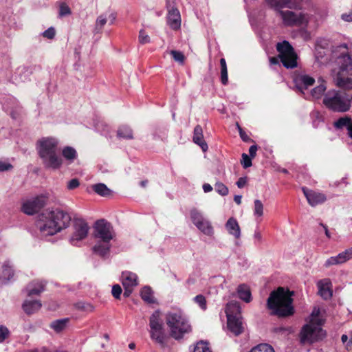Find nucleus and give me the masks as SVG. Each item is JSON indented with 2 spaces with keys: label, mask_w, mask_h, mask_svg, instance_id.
Wrapping results in <instances>:
<instances>
[{
  "label": "nucleus",
  "mask_w": 352,
  "mask_h": 352,
  "mask_svg": "<svg viewBox=\"0 0 352 352\" xmlns=\"http://www.w3.org/2000/svg\"><path fill=\"white\" fill-rule=\"evenodd\" d=\"M139 41L142 44L148 43L150 42V37L144 30H140L139 33Z\"/></svg>",
  "instance_id": "nucleus-50"
},
{
  "label": "nucleus",
  "mask_w": 352,
  "mask_h": 352,
  "mask_svg": "<svg viewBox=\"0 0 352 352\" xmlns=\"http://www.w3.org/2000/svg\"><path fill=\"white\" fill-rule=\"evenodd\" d=\"M324 322L323 316L318 307H314L307 323L305 324L300 333V341L303 344H311L322 340L326 335L322 329Z\"/></svg>",
  "instance_id": "nucleus-5"
},
{
  "label": "nucleus",
  "mask_w": 352,
  "mask_h": 352,
  "mask_svg": "<svg viewBox=\"0 0 352 352\" xmlns=\"http://www.w3.org/2000/svg\"><path fill=\"white\" fill-rule=\"evenodd\" d=\"M241 307L239 303L236 301L232 300L229 302L226 308V314L227 318L228 317L235 318V317H241Z\"/></svg>",
  "instance_id": "nucleus-26"
},
{
  "label": "nucleus",
  "mask_w": 352,
  "mask_h": 352,
  "mask_svg": "<svg viewBox=\"0 0 352 352\" xmlns=\"http://www.w3.org/2000/svg\"><path fill=\"white\" fill-rule=\"evenodd\" d=\"M352 259V247L340 252L337 256L329 258L324 263L325 267H329L331 265H341Z\"/></svg>",
  "instance_id": "nucleus-14"
},
{
  "label": "nucleus",
  "mask_w": 352,
  "mask_h": 352,
  "mask_svg": "<svg viewBox=\"0 0 352 352\" xmlns=\"http://www.w3.org/2000/svg\"><path fill=\"white\" fill-rule=\"evenodd\" d=\"M140 295L142 300L148 303H154L155 301L153 291L150 287H144L141 290Z\"/></svg>",
  "instance_id": "nucleus-33"
},
{
  "label": "nucleus",
  "mask_w": 352,
  "mask_h": 352,
  "mask_svg": "<svg viewBox=\"0 0 352 352\" xmlns=\"http://www.w3.org/2000/svg\"><path fill=\"white\" fill-rule=\"evenodd\" d=\"M41 307V303L39 300H25L23 304V309L28 315L38 311Z\"/></svg>",
  "instance_id": "nucleus-27"
},
{
  "label": "nucleus",
  "mask_w": 352,
  "mask_h": 352,
  "mask_svg": "<svg viewBox=\"0 0 352 352\" xmlns=\"http://www.w3.org/2000/svg\"><path fill=\"white\" fill-rule=\"evenodd\" d=\"M247 183V177H240L236 182V186L239 188H243Z\"/></svg>",
  "instance_id": "nucleus-56"
},
{
  "label": "nucleus",
  "mask_w": 352,
  "mask_h": 352,
  "mask_svg": "<svg viewBox=\"0 0 352 352\" xmlns=\"http://www.w3.org/2000/svg\"><path fill=\"white\" fill-rule=\"evenodd\" d=\"M320 226L323 228V230L324 231V234L327 236V237L329 238V239L331 238V234L329 232L327 226L326 225L322 223H320Z\"/></svg>",
  "instance_id": "nucleus-62"
},
{
  "label": "nucleus",
  "mask_w": 352,
  "mask_h": 352,
  "mask_svg": "<svg viewBox=\"0 0 352 352\" xmlns=\"http://www.w3.org/2000/svg\"><path fill=\"white\" fill-rule=\"evenodd\" d=\"M89 227L87 223L82 219H75L72 225V233L69 241L76 245L78 243L87 236Z\"/></svg>",
  "instance_id": "nucleus-11"
},
{
  "label": "nucleus",
  "mask_w": 352,
  "mask_h": 352,
  "mask_svg": "<svg viewBox=\"0 0 352 352\" xmlns=\"http://www.w3.org/2000/svg\"><path fill=\"white\" fill-rule=\"evenodd\" d=\"M121 281L123 287H135L138 285V276L131 272L125 271L122 273Z\"/></svg>",
  "instance_id": "nucleus-21"
},
{
  "label": "nucleus",
  "mask_w": 352,
  "mask_h": 352,
  "mask_svg": "<svg viewBox=\"0 0 352 352\" xmlns=\"http://www.w3.org/2000/svg\"><path fill=\"white\" fill-rule=\"evenodd\" d=\"M94 234L98 241L94 251L102 256L107 255L111 247L110 241L115 236L112 226L104 219L98 220L94 226Z\"/></svg>",
  "instance_id": "nucleus-7"
},
{
  "label": "nucleus",
  "mask_w": 352,
  "mask_h": 352,
  "mask_svg": "<svg viewBox=\"0 0 352 352\" xmlns=\"http://www.w3.org/2000/svg\"><path fill=\"white\" fill-rule=\"evenodd\" d=\"M45 283L40 280H34L26 287L28 296L38 295L44 290Z\"/></svg>",
  "instance_id": "nucleus-23"
},
{
  "label": "nucleus",
  "mask_w": 352,
  "mask_h": 352,
  "mask_svg": "<svg viewBox=\"0 0 352 352\" xmlns=\"http://www.w3.org/2000/svg\"><path fill=\"white\" fill-rule=\"evenodd\" d=\"M325 90L326 86L324 84V80H321L320 84L311 91L309 96L314 99H319L324 95Z\"/></svg>",
  "instance_id": "nucleus-30"
},
{
  "label": "nucleus",
  "mask_w": 352,
  "mask_h": 352,
  "mask_svg": "<svg viewBox=\"0 0 352 352\" xmlns=\"http://www.w3.org/2000/svg\"><path fill=\"white\" fill-rule=\"evenodd\" d=\"M220 65H221V81L223 85H226L228 81V78L227 65H226V60L224 58H221Z\"/></svg>",
  "instance_id": "nucleus-36"
},
{
  "label": "nucleus",
  "mask_w": 352,
  "mask_h": 352,
  "mask_svg": "<svg viewBox=\"0 0 352 352\" xmlns=\"http://www.w3.org/2000/svg\"><path fill=\"white\" fill-rule=\"evenodd\" d=\"M70 14L71 10L69 6L65 3H61L59 7V16H64Z\"/></svg>",
  "instance_id": "nucleus-46"
},
{
  "label": "nucleus",
  "mask_w": 352,
  "mask_h": 352,
  "mask_svg": "<svg viewBox=\"0 0 352 352\" xmlns=\"http://www.w3.org/2000/svg\"><path fill=\"white\" fill-rule=\"evenodd\" d=\"M241 164L243 165L244 168H247L248 167H250L252 166L251 157H249L247 154L243 153L242 154Z\"/></svg>",
  "instance_id": "nucleus-48"
},
{
  "label": "nucleus",
  "mask_w": 352,
  "mask_h": 352,
  "mask_svg": "<svg viewBox=\"0 0 352 352\" xmlns=\"http://www.w3.org/2000/svg\"><path fill=\"white\" fill-rule=\"evenodd\" d=\"M116 18V16L113 13L109 14V15H107V14H100L96 21L94 32L96 33L100 32L108 20H109V24H113Z\"/></svg>",
  "instance_id": "nucleus-20"
},
{
  "label": "nucleus",
  "mask_w": 352,
  "mask_h": 352,
  "mask_svg": "<svg viewBox=\"0 0 352 352\" xmlns=\"http://www.w3.org/2000/svg\"><path fill=\"white\" fill-rule=\"evenodd\" d=\"M122 289L118 284L114 285L113 286L111 293L115 298L119 299L122 294Z\"/></svg>",
  "instance_id": "nucleus-49"
},
{
  "label": "nucleus",
  "mask_w": 352,
  "mask_h": 352,
  "mask_svg": "<svg viewBox=\"0 0 352 352\" xmlns=\"http://www.w3.org/2000/svg\"><path fill=\"white\" fill-rule=\"evenodd\" d=\"M43 35L44 37L45 38H47L49 39H52L55 36V30L54 28L51 27V28H49L47 30H45L43 33Z\"/></svg>",
  "instance_id": "nucleus-51"
},
{
  "label": "nucleus",
  "mask_w": 352,
  "mask_h": 352,
  "mask_svg": "<svg viewBox=\"0 0 352 352\" xmlns=\"http://www.w3.org/2000/svg\"><path fill=\"white\" fill-rule=\"evenodd\" d=\"M202 187H203V190H204V192H209L212 190V187L209 184L206 183L203 185Z\"/></svg>",
  "instance_id": "nucleus-61"
},
{
  "label": "nucleus",
  "mask_w": 352,
  "mask_h": 352,
  "mask_svg": "<svg viewBox=\"0 0 352 352\" xmlns=\"http://www.w3.org/2000/svg\"><path fill=\"white\" fill-rule=\"evenodd\" d=\"M192 352H211L206 342H199L194 347Z\"/></svg>",
  "instance_id": "nucleus-43"
},
{
  "label": "nucleus",
  "mask_w": 352,
  "mask_h": 352,
  "mask_svg": "<svg viewBox=\"0 0 352 352\" xmlns=\"http://www.w3.org/2000/svg\"><path fill=\"white\" fill-rule=\"evenodd\" d=\"M352 95L338 90H329L323 98L324 104L335 112L344 113L348 111L351 105Z\"/></svg>",
  "instance_id": "nucleus-9"
},
{
  "label": "nucleus",
  "mask_w": 352,
  "mask_h": 352,
  "mask_svg": "<svg viewBox=\"0 0 352 352\" xmlns=\"http://www.w3.org/2000/svg\"><path fill=\"white\" fill-rule=\"evenodd\" d=\"M196 227L206 235L212 236L214 233L213 228L210 222L206 219H204Z\"/></svg>",
  "instance_id": "nucleus-31"
},
{
  "label": "nucleus",
  "mask_w": 352,
  "mask_h": 352,
  "mask_svg": "<svg viewBox=\"0 0 352 352\" xmlns=\"http://www.w3.org/2000/svg\"><path fill=\"white\" fill-rule=\"evenodd\" d=\"M346 349L347 352H352V338H351L349 342L346 344Z\"/></svg>",
  "instance_id": "nucleus-63"
},
{
  "label": "nucleus",
  "mask_w": 352,
  "mask_h": 352,
  "mask_svg": "<svg viewBox=\"0 0 352 352\" xmlns=\"http://www.w3.org/2000/svg\"><path fill=\"white\" fill-rule=\"evenodd\" d=\"M227 325L229 331L235 336H239L244 331V326L241 320V317H228V318H227Z\"/></svg>",
  "instance_id": "nucleus-17"
},
{
  "label": "nucleus",
  "mask_w": 352,
  "mask_h": 352,
  "mask_svg": "<svg viewBox=\"0 0 352 352\" xmlns=\"http://www.w3.org/2000/svg\"><path fill=\"white\" fill-rule=\"evenodd\" d=\"M311 118L313 119V123L315 126H317L318 124L322 121V116L318 111H314L311 113Z\"/></svg>",
  "instance_id": "nucleus-45"
},
{
  "label": "nucleus",
  "mask_w": 352,
  "mask_h": 352,
  "mask_svg": "<svg viewBox=\"0 0 352 352\" xmlns=\"http://www.w3.org/2000/svg\"><path fill=\"white\" fill-rule=\"evenodd\" d=\"M167 23L168 25L174 30H177L180 28V14L177 8H173L168 10Z\"/></svg>",
  "instance_id": "nucleus-19"
},
{
  "label": "nucleus",
  "mask_w": 352,
  "mask_h": 352,
  "mask_svg": "<svg viewBox=\"0 0 352 352\" xmlns=\"http://www.w3.org/2000/svg\"><path fill=\"white\" fill-rule=\"evenodd\" d=\"M294 82L296 87L305 95V91L314 85L315 80L313 77L307 74H300L295 78Z\"/></svg>",
  "instance_id": "nucleus-15"
},
{
  "label": "nucleus",
  "mask_w": 352,
  "mask_h": 352,
  "mask_svg": "<svg viewBox=\"0 0 352 352\" xmlns=\"http://www.w3.org/2000/svg\"><path fill=\"white\" fill-rule=\"evenodd\" d=\"M237 294L239 298L245 302H250L252 300L250 287L246 285H240L237 288Z\"/></svg>",
  "instance_id": "nucleus-28"
},
{
  "label": "nucleus",
  "mask_w": 352,
  "mask_h": 352,
  "mask_svg": "<svg viewBox=\"0 0 352 352\" xmlns=\"http://www.w3.org/2000/svg\"><path fill=\"white\" fill-rule=\"evenodd\" d=\"M93 190L95 192L103 197L109 196L111 193V190L105 184L102 183L94 185Z\"/></svg>",
  "instance_id": "nucleus-35"
},
{
  "label": "nucleus",
  "mask_w": 352,
  "mask_h": 352,
  "mask_svg": "<svg viewBox=\"0 0 352 352\" xmlns=\"http://www.w3.org/2000/svg\"><path fill=\"white\" fill-rule=\"evenodd\" d=\"M164 326V320L161 311H155L149 318L150 329L162 327Z\"/></svg>",
  "instance_id": "nucleus-25"
},
{
  "label": "nucleus",
  "mask_w": 352,
  "mask_h": 352,
  "mask_svg": "<svg viewBox=\"0 0 352 352\" xmlns=\"http://www.w3.org/2000/svg\"><path fill=\"white\" fill-rule=\"evenodd\" d=\"M190 217L193 223L196 226L205 219L202 214L195 209L191 210Z\"/></svg>",
  "instance_id": "nucleus-40"
},
{
  "label": "nucleus",
  "mask_w": 352,
  "mask_h": 352,
  "mask_svg": "<svg viewBox=\"0 0 352 352\" xmlns=\"http://www.w3.org/2000/svg\"><path fill=\"white\" fill-rule=\"evenodd\" d=\"M257 146L256 145H252L249 148V153L251 157H254L257 151Z\"/></svg>",
  "instance_id": "nucleus-58"
},
{
  "label": "nucleus",
  "mask_w": 352,
  "mask_h": 352,
  "mask_svg": "<svg viewBox=\"0 0 352 352\" xmlns=\"http://www.w3.org/2000/svg\"><path fill=\"white\" fill-rule=\"evenodd\" d=\"M341 19L346 22H352V11H350L349 13L342 14Z\"/></svg>",
  "instance_id": "nucleus-55"
},
{
  "label": "nucleus",
  "mask_w": 352,
  "mask_h": 352,
  "mask_svg": "<svg viewBox=\"0 0 352 352\" xmlns=\"http://www.w3.org/2000/svg\"><path fill=\"white\" fill-rule=\"evenodd\" d=\"M276 11L285 27L316 28L325 19L326 14L313 6H305V0H265Z\"/></svg>",
  "instance_id": "nucleus-1"
},
{
  "label": "nucleus",
  "mask_w": 352,
  "mask_h": 352,
  "mask_svg": "<svg viewBox=\"0 0 352 352\" xmlns=\"http://www.w3.org/2000/svg\"><path fill=\"white\" fill-rule=\"evenodd\" d=\"M351 119L348 116H344L339 118L337 121L334 122V126L336 129H340L344 127H347L349 124H350Z\"/></svg>",
  "instance_id": "nucleus-38"
},
{
  "label": "nucleus",
  "mask_w": 352,
  "mask_h": 352,
  "mask_svg": "<svg viewBox=\"0 0 352 352\" xmlns=\"http://www.w3.org/2000/svg\"><path fill=\"white\" fill-rule=\"evenodd\" d=\"M79 181L77 179H72L67 184V188L69 190H73L79 186Z\"/></svg>",
  "instance_id": "nucleus-53"
},
{
  "label": "nucleus",
  "mask_w": 352,
  "mask_h": 352,
  "mask_svg": "<svg viewBox=\"0 0 352 352\" xmlns=\"http://www.w3.org/2000/svg\"><path fill=\"white\" fill-rule=\"evenodd\" d=\"M331 52V59L337 65L331 72L335 84L342 89H352V56L349 45H333Z\"/></svg>",
  "instance_id": "nucleus-2"
},
{
  "label": "nucleus",
  "mask_w": 352,
  "mask_h": 352,
  "mask_svg": "<svg viewBox=\"0 0 352 352\" xmlns=\"http://www.w3.org/2000/svg\"><path fill=\"white\" fill-rule=\"evenodd\" d=\"M254 215L256 217H261L263 215V204L259 199L254 201Z\"/></svg>",
  "instance_id": "nucleus-37"
},
{
  "label": "nucleus",
  "mask_w": 352,
  "mask_h": 352,
  "mask_svg": "<svg viewBox=\"0 0 352 352\" xmlns=\"http://www.w3.org/2000/svg\"><path fill=\"white\" fill-rule=\"evenodd\" d=\"M250 352H274V350L268 344H260L252 349Z\"/></svg>",
  "instance_id": "nucleus-39"
},
{
  "label": "nucleus",
  "mask_w": 352,
  "mask_h": 352,
  "mask_svg": "<svg viewBox=\"0 0 352 352\" xmlns=\"http://www.w3.org/2000/svg\"><path fill=\"white\" fill-rule=\"evenodd\" d=\"M70 215L59 208H48L38 217L37 228L43 236H52L68 227Z\"/></svg>",
  "instance_id": "nucleus-3"
},
{
  "label": "nucleus",
  "mask_w": 352,
  "mask_h": 352,
  "mask_svg": "<svg viewBox=\"0 0 352 352\" xmlns=\"http://www.w3.org/2000/svg\"><path fill=\"white\" fill-rule=\"evenodd\" d=\"M12 166L6 162H0V171H6L12 169Z\"/></svg>",
  "instance_id": "nucleus-54"
},
{
  "label": "nucleus",
  "mask_w": 352,
  "mask_h": 352,
  "mask_svg": "<svg viewBox=\"0 0 352 352\" xmlns=\"http://www.w3.org/2000/svg\"><path fill=\"white\" fill-rule=\"evenodd\" d=\"M346 129L348 131V135L349 136L352 138V120L351 121L350 124L346 127Z\"/></svg>",
  "instance_id": "nucleus-64"
},
{
  "label": "nucleus",
  "mask_w": 352,
  "mask_h": 352,
  "mask_svg": "<svg viewBox=\"0 0 352 352\" xmlns=\"http://www.w3.org/2000/svg\"><path fill=\"white\" fill-rule=\"evenodd\" d=\"M151 338L162 347H164L166 344L168 336L166 333L164 327L150 329L149 331Z\"/></svg>",
  "instance_id": "nucleus-16"
},
{
  "label": "nucleus",
  "mask_w": 352,
  "mask_h": 352,
  "mask_svg": "<svg viewBox=\"0 0 352 352\" xmlns=\"http://www.w3.org/2000/svg\"><path fill=\"white\" fill-rule=\"evenodd\" d=\"M3 268L4 272H6V274L8 275V277L13 275L11 267L9 266V265L8 263H4L3 265Z\"/></svg>",
  "instance_id": "nucleus-57"
},
{
  "label": "nucleus",
  "mask_w": 352,
  "mask_h": 352,
  "mask_svg": "<svg viewBox=\"0 0 352 352\" xmlns=\"http://www.w3.org/2000/svg\"><path fill=\"white\" fill-rule=\"evenodd\" d=\"M124 296L129 297L131 294L134 287H124Z\"/></svg>",
  "instance_id": "nucleus-59"
},
{
  "label": "nucleus",
  "mask_w": 352,
  "mask_h": 352,
  "mask_svg": "<svg viewBox=\"0 0 352 352\" xmlns=\"http://www.w3.org/2000/svg\"><path fill=\"white\" fill-rule=\"evenodd\" d=\"M319 295L324 300L329 299L332 296L331 289V282L329 279L325 278L317 283Z\"/></svg>",
  "instance_id": "nucleus-18"
},
{
  "label": "nucleus",
  "mask_w": 352,
  "mask_h": 352,
  "mask_svg": "<svg viewBox=\"0 0 352 352\" xmlns=\"http://www.w3.org/2000/svg\"><path fill=\"white\" fill-rule=\"evenodd\" d=\"M59 141L53 137H44L37 142V150L44 166L54 170L58 169L63 160L58 155Z\"/></svg>",
  "instance_id": "nucleus-4"
},
{
  "label": "nucleus",
  "mask_w": 352,
  "mask_h": 352,
  "mask_svg": "<svg viewBox=\"0 0 352 352\" xmlns=\"http://www.w3.org/2000/svg\"><path fill=\"white\" fill-rule=\"evenodd\" d=\"M302 190L309 204L313 207L324 203L327 199L326 196L320 192L309 189L306 187H302Z\"/></svg>",
  "instance_id": "nucleus-13"
},
{
  "label": "nucleus",
  "mask_w": 352,
  "mask_h": 352,
  "mask_svg": "<svg viewBox=\"0 0 352 352\" xmlns=\"http://www.w3.org/2000/svg\"><path fill=\"white\" fill-rule=\"evenodd\" d=\"M166 324L170 329V336L176 340L183 338L185 333L191 331L188 320L179 309L172 310L166 314Z\"/></svg>",
  "instance_id": "nucleus-8"
},
{
  "label": "nucleus",
  "mask_w": 352,
  "mask_h": 352,
  "mask_svg": "<svg viewBox=\"0 0 352 352\" xmlns=\"http://www.w3.org/2000/svg\"><path fill=\"white\" fill-rule=\"evenodd\" d=\"M276 50L283 66L287 69L297 67V54L290 43L284 41L276 44Z\"/></svg>",
  "instance_id": "nucleus-10"
},
{
  "label": "nucleus",
  "mask_w": 352,
  "mask_h": 352,
  "mask_svg": "<svg viewBox=\"0 0 352 352\" xmlns=\"http://www.w3.org/2000/svg\"><path fill=\"white\" fill-rule=\"evenodd\" d=\"M292 293L285 291L283 287L271 292L267 302L268 309L272 314L280 317H286L294 314L292 306Z\"/></svg>",
  "instance_id": "nucleus-6"
},
{
  "label": "nucleus",
  "mask_w": 352,
  "mask_h": 352,
  "mask_svg": "<svg viewBox=\"0 0 352 352\" xmlns=\"http://www.w3.org/2000/svg\"><path fill=\"white\" fill-rule=\"evenodd\" d=\"M10 335L8 329L3 326L0 325V342H3Z\"/></svg>",
  "instance_id": "nucleus-47"
},
{
  "label": "nucleus",
  "mask_w": 352,
  "mask_h": 352,
  "mask_svg": "<svg viewBox=\"0 0 352 352\" xmlns=\"http://www.w3.org/2000/svg\"><path fill=\"white\" fill-rule=\"evenodd\" d=\"M214 189L216 192L221 196H226L229 192L228 187L220 182H216L214 184Z\"/></svg>",
  "instance_id": "nucleus-41"
},
{
  "label": "nucleus",
  "mask_w": 352,
  "mask_h": 352,
  "mask_svg": "<svg viewBox=\"0 0 352 352\" xmlns=\"http://www.w3.org/2000/svg\"><path fill=\"white\" fill-rule=\"evenodd\" d=\"M193 142L198 144L204 152L208 150V144L204 140L203 130L200 125H197L194 129Z\"/></svg>",
  "instance_id": "nucleus-22"
},
{
  "label": "nucleus",
  "mask_w": 352,
  "mask_h": 352,
  "mask_svg": "<svg viewBox=\"0 0 352 352\" xmlns=\"http://www.w3.org/2000/svg\"><path fill=\"white\" fill-rule=\"evenodd\" d=\"M328 45V41L325 39L320 40L318 42V47L325 48Z\"/></svg>",
  "instance_id": "nucleus-60"
},
{
  "label": "nucleus",
  "mask_w": 352,
  "mask_h": 352,
  "mask_svg": "<svg viewBox=\"0 0 352 352\" xmlns=\"http://www.w3.org/2000/svg\"><path fill=\"white\" fill-rule=\"evenodd\" d=\"M63 157L70 163L73 162L77 157L76 149L72 146H65L62 150Z\"/></svg>",
  "instance_id": "nucleus-29"
},
{
  "label": "nucleus",
  "mask_w": 352,
  "mask_h": 352,
  "mask_svg": "<svg viewBox=\"0 0 352 352\" xmlns=\"http://www.w3.org/2000/svg\"><path fill=\"white\" fill-rule=\"evenodd\" d=\"M47 201V197L41 195L33 199L26 201L22 206V211L28 214L32 215L41 209Z\"/></svg>",
  "instance_id": "nucleus-12"
},
{
  "label": "nucleus",
  "mask_w": 352,
  "mask_h": 352,
  "mask_svg": "<svg viewBox=\"0 0 352 352\" xmlns=\"http://www.w3.org/2000/svg\"><path fill=\"white\" fill-rule=\"evenodd\" d=\"M68 321L69 320L67 318L53 321L50 324V327L53 329L56 333H59L65 329Z\"/></svg>",
  "instance_id": "nucleus-34"
},
{
  "label": "nucleus",
  "mask_w": 352,
  "mask_h": 352,
  "mask_svg": "<svg viewBox=\"0 0 352 352\" xmlns=\"http://www.w3.org/2000/svg\"><path fill=\"white\" fill-rule=\"evenodd\" d=\"M236 126H237V129L239 130V135H240V137L244 141V142H248L250 140V138H249V136L245 133V132L242 129V128L239 126V124H236Z\"/></svg>",
  "instance_id": "nucleus-52"
},
{
  "label": "nucleus",
  "mask_w": 352,
  "mask_h": 352,
  "mask_svg": "<svg viewBox=\"0 0 352 352\" xmlns=\"http://www.w3.org/2000/svg\"><path fill=\"white\" fill-rule=\"evenodd\" d=\"M193 300L195 303H197L203 310H206L207 308L206 300L205 297L203 295H197L194 298Z\"/></svg>",
  "instance_id": "nucleus-44"
},
{
  "label": "nucleus",
  "mask_w": 352,
  "mask_h": 352,
  "mask_svg": "<svg viewBox=\"0 0 352 352\" xmlns=\"http://www.w3.org/2000/svg\"><path fill=\"white\" fill-rule=\"evenodd\" d=\"M226 228L230 234L233 235L236 239L241 236V230L237 221L234 218H230L226 223Z\"/></svg>",
  "instance_id": "nucleus-24"
},
{
  "label": "nucleus",
  "mask_w": 352,
  "mask_h": 352,
  "mask_svg": "<svg viewBox=\"0 0 352 352\" xmlns=\"http://www.w3.org/2000/svg\"><path fill=\"white\" fill-rule=\"evenodd\" d=\"M170 54L173 56L175 61L179 63L180 65H183L185 61V56L182 52L177 50H170Z\"/></svg>",
  "instance_id": "nucleus-42"
},
{
  "label": "nucleus",
  "mask_w": 352,
  "mask_h": 352,
  "mask_svg": "<svg viewBox=\"0 0 352 352\" xmlns=\"http://www.w3.org/2000/svg\"><path fill=\"white\" fill-rule=\"evenodd\" d=\"M117 135L119 138L131 140L133 138V131L128 126H120L117 131Z\"/></svg>",
  "instance_id": "nucleus-32"
}]
</instances>
